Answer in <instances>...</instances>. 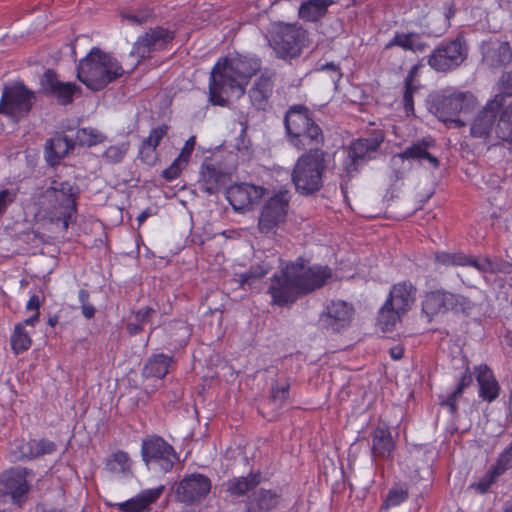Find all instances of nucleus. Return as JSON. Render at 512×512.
<instances>
[{
  "label": "nucleus",
  "instance_id": "1",
  "mask_svg": "<svg viewBox=\"0 0 512 512\" xmlns=\"http://www.w3.org/2000/svg\"><path fill=\"white\" fill-rule=\"evenodd\" d=\"M285 127L294 147L310 149L296 161L291 178L300 194H312L322 187L326 170V153L318 149L323 142L322 131L303 106L290 108L285 116Z\"/></svg>",
  "mask_w": 512,
  "mask_h": 512
},
{
  "label": "nucleus",
  "instance_id": "2",
  "mask_svg": "<svg viewBox=\"0 0 512 512\" xmlns=\"http://www.w3.org/2000/svg\"><path fill=\"white\" fill-rule=\"evenodd\" d=\"M260 69V61L254 56L235 55L219 59L213 66L208 90L209 102L226 106L246 92L250 78Z\"/></svg>",
  "mask_w": 512,
  "mask_h": 512
},
{
  "label": "nucleus",
  "instance_id": "3",
  "mask_svg": "<svg viewBox=\"0 0 512 512\" xmlns=\"http://www.w3.org/2000/svg\"><path fill=\"white\" fill-rule=\"evenodd\" d=\"M331 276V269L327 266H307L303 261L290 263L274 275L269 294L274 304L289 305L299 296L324 285Z\"/></svg>",
  "mask_w": 512,
  "mask_h": 512
},
{
  "label": "nucleus",
  "instance_id": "4",
  "mask_svg": "<svg viewBox=\"0 0 512 512\" xmlns=\"http://www.w3.org/2000/svg\"><path fill=\"white\" fill-rule=\"evenodd\" d=\"M470 135L488 147L501 143L512 145V103L503 106L502 95H495L473 117Z\"/></svg>",
  "mask_w": 512,
  "mask_h": 512
},
{
  "label": "nucleus",
  "instance_id": "5",
  "mask_svg": "<svg viewBox=\"0 0 512 512\" xmlns=\"http://www.w3.org/2000/svg\"><path fill=\"white\" fill-rule=\"evenodd\" d=\"M123 74L119 62L110 54L93 48L83 58L77 68V78L89 89L97 91L104 88Z\"/></svg>",
  "mask_w": 512,
  "mask_h": 512
},
{
  "label": "nucleus",
  "instance_id": "6",
  "mask_svg": "<svg viewBox=\"0 0 512 512\" xmlns=\"http://www.w3.org/2000/svg\"><path fill=\"white\" fill-rule=\"evenodd\" d=\"M39 213L51 222H62L66 230L76 212L75 194L69 182L53 181L38 197Z\"/></svg>",
  "mask_w": 512,
  "mask_h": 512
},
{
  "label": "nucleus",
  "instance_id": "7",
  "mask_svg": "<svg viewBox=\"0 0 512 512\" xmlns=\"http://www.w3.org/2000/svg\"><path fill=\"white\" fill-rule=\"evenodd\" d=\"M477 105L475 96L469 91L447 87L433 96L430 111L442 122L462 127V115L470 113Z\"/></svg>",
  "mask_w": 512,
  "mask_h": 512
},
{
  "label": "nucleus",
  "instance_id": "8",
  "mask_svg": "<svg viewBox=\"0 0 512 512\" xmlns=\"http://www.w3.org/2000/svg\"><path fill=\"white\" fill-rule=\"evenodd\" d=\"M32 471L15 467L0 476V511L11 512L20 508L28 499Z\"/></svg>",
  "mask_w": 512,
  "mask_h": 512
},
{
  "label": "nucleus",
  "instance_id": "9",
  "mask_svg": "<svg viewBox=\"0 0 512 512\" xmlns=\"http://www.w3.org/2000/svg\"><path fill=\"white\" fill-rule=\"evenodd\" d=\"M290 198L288 190L280 189L264 201L258 216L260 233L275 237L283 232L288 218Z\"/></svg>",
  "mask_w": 512,
  "mask_h": 512
},
{
  "label": "nucleus",
  "instance_id": "10",
  "mask_svg": "<svg viewBox=\"0 0 512 512\" xmlns=\"http://www.w3.org/2000/svg\"><path fill=\"white\" fill-rule=\"evenodd\" d=\"M269 44L280 58L296 57L308 45L307 32L297 24L277 23L273 25Z\"/></svg>",
  "mask_w": 512,
  "mask_h": 512
},
{
  "label": "nucleus",
  "instance_id": "11",
  "mask_svg": "<svg viewBox=\"0 0 512 512\" xmlns=\"http://www.w3.org/2000/svg\"><path fill=\"white\" fill-rule=\"evenodd\" d=\"M141 456L150 470L165 473L171 471L178 460L174 448L158 436H151L142 441Z\"/></svg>",
  "mask_w": 512,
  "mask_h": 512
},
{
  "label": "nucleus",
  "instance_id": "12",
  "mask_svg": "<svg viewBox=\"0 0 512 512\" xmlns=\"http://www.w3.org/2000/svg\"><path fill=\"white\" fill-rule=\"evenodd\" d=\"M467 54L465 41L456 38L436 47L428 58V64L437 72H447L460 66Z\"/></svg>",
  "mask_w": 512,
  "mask_h": 512
},
{
  "label": "nucleus",
  "instance_id": "13",
  "mask_svg": "<svg viewBox=\"0 0 512 512\" xmlns=\"http://www.w3.org/2000/svg\"><path fill=\"white\" fill-rule=\"evenodd\" d=\"M34 99V93L22 83L8 85L1 97L0 113L19 119L29 112Z\"/></svg>",
  "mask_w": 512,
  "mask_h": 512
},
{
  "label": "nucleus",
  "instance_id": "14",
  "mask_svg": "<svg viewBox=\"0 0 512 512\" xmlns=\"http://www.w3.org/2000/svg\"><path fill=\"white\" fill-rule=\"evenodd\" d=\"M266 189L251 183H237L226 190V199L233 210L240 213L251 211L264 197Z\"/></svg>",
  "mask_w": 512,
  "mask_h": 512
},
{
  "label": "nucleus",
  "instance_id": "15",
  "mask_svg": "<svg viewBox=\"0 0 512 512\" xmlns=\"http://www.w3.org/2000/svg\"><path fill=\"white\" fill-rule=\"evenodd\" d=\"M353 317V306L345 301L336 300L326 306L320 321L327 330L340 332L350 326Z\"/></svg>",
  "mask_w": 512,
  "mask_h": 512
},
{
  "label": "nucleus",
  "instance_id": "16",
  "mask_svg": "<svg viewBox=\"0 0 512 512\" xmlns=\"http://www.w3.org/2000/svg\"><path fill=\"white\" fill-rule=\"evenodd\" d=\"M172 39L173 34L167 29H152L135 42L131 54L139 58L149 57L152 52L166 48Z\"/></svg>",
  "mask_w": 512,
  "mask_h": 512
},
{
  "label": "nucleus",
  "instance_id": "17",
  "mask_svg": "<svg viewBox=\"0 0 512 512\" xmlns=\"http://www.w3.org/2000/svg\"><path fill=\"white\" fill-rule=\"evenodd\" d=\"M436 260L443 265L468 266L481 274L493 273L499 270L498 264L485 256H467L462 253H439Z\"/></svg>",
  "mask_w": 512,
  "mask_h": 512
},
{
  "label": "nucleus",
  "instance_id": "18",
  "mask_svg": "<svg viewBox=\"0 0 512 512\" xmlns=\"http://www.w3.org/2000/svg\"><path fill=\"white\" fill-rule=\"evenodd\" d=\"M211 489L208 477L202 474H190L186 476L176 489L177 497L186 503H192L206 496Z\"/></svg>",
  "mask_w": 512,
  "mask_h": 512
},
{
  "label": "nucleus",
  "instance_id": "19",
  "mask_svg": "<svg viewBox=\"0 0 512 512\" xmlns=\"http://www.w3.org/2000/svg\"><path fill=\"white\" fill-rule=\"evenodd\" d=\"M55 444L46 439H33L29 441L16 440L11 444L10 455L12 460L32 459L55 451Z\"/></svg>",
  "mask_w": 512,
  "mask_h": 512
},
{
  "label": "nucleus",
  "instance_id": "20",
  "mask_svg": "<svg viewBox=\"0 0 512 512\" xmlns=\"http://www.w3.org/2000/svg\"><path fill=\"white\" fill-rule=\"evenodd\" d=\"M229 180V174L211 161H204L200 167L199 189L211 195L218 192Z\"/></svg>",
  "mask_w": 512,
  "mask_h": 512
},
{
  "label": "nucleus",
  "instance_id": "21",
  "mask_svg": "<svg viewBox=\"0 0 512 512\" xmlns=\"http://www.w3.org/2000/svg\"><path fill=\"white\" fill-rule=\"evenodd\" d=\"M482 60L488 66L500 67L510 63L512 52L508 42L489 39L481 44Z\"/></svg>",
  "mask_w": 512,
  "mask_h": 512
},
{
  "label": "nucleus",
  "instance_id": "22",
  "mask_svg": "<svg viewBox=\"0 0 512 512\" xmlns=\"http://www.w3.org/2000/svg\"><path fill=\"white\" fill-rule=\"evenodd\" d=\"M41 85L45 91L50 92L63 105L71 103L73 96L80 90V87L74 83L59 81L52 70H47L43 74Z\"/></svg>",
  "mask_w": 512,
  "mask_h": 512
},
{
  "label": "nucleus",
  "instance_id": "23",
  "mask_svg": "<svg viewBox=\"0 0 512 512\" xmlns=\"http://www.w3.org/2000/svg\"><path fill=\"white\" fill-rule=\"evenodd\" d=\"M163 490L164 486L146 489L141 491L135 497L124 502L116 503L115 506L121 512H148L151 504L161 496Z\"/></svg>",
  "mask_w": 512,
  "mask_h": 512
},
{
  "label": "nucleus",
  "instance_id": "24",
  "mask_svg": "<svg viewBox=\"0 0 512 512\" xmlns=\"http://www.w3.org/2000/svg\"><path fill=\"white\" fill-rule=\"evenodd\" d=\"M281 501L278 489H258L247 499V512H269L276 508Z\"/></svg>",
  "mask_w": 512,
  "mask_h": 512
},
{
  "label": "nucleus",
  "instance_id": "25",
  "mask_svg": "<svg viewBox=\"0 0 512 512\" xmlns=\"http://www.w3.org/2000/svg\"><path fill=\"white\" fill-rule=\"evenodd\" d=\"M381 141L358 139L354 141L348 152L349 163L346 166V173L351 176L357 170L360 162L370 157V153L376 151Z\"/></svg>",
  "mask_w": 512,
  "mask_h": 512
},
{
  "label": "nucleus",
  "instance_id": "26",
  "mask_svg": "<svg viewBox=\"0 0 512 512\" xmlns=\"http://www.w3.org/2000/svg\"><path fill=\"white\" fill-rule=\"evenodd\" d=\"M415 301V288L410 282H400L395 284L385 302L394 307L397 311L405 314L408 312Z\"/></svg>",
  "mask_w": 512,
  "mask_h": 512
},
{
  "label": "nucleus",
  "instance_id": "27",
  "mask_svg": "<svg viewBox=\"0 0 512 512\" xmlns=\"http://www.w3.org/2000/svg\"><path fill=\"white\" fill-rule=\"evenodd\" d=\"M479 386V397L487 402L494 401L500 391L499 384L487 365L481 364L474 368Z\"/></svg>",
  "mask_w": 512,
  "mask_h": 512
},
{
  "label": "nucleus",
  "instance_id": "28",
  "mask_svg": "<svg viewBox=\"0 0 512 512\" xmlns=\"http://www.w3.org/2000/svg\"><path fill=\"white\" fill-rule=\"evenodd\" d=\"M453 293L436 290L428 292L422 302V310L428 317H433L451 309Z\"/></svg>",
  "mask_w": 512,
  "mask_h": 512
},
{
  "label": "nucleus",
  "instance_id": "29",
  "mask_svg": "<svg viewBox=\"0 0 512 512\" xmlns=\"http://www.w3.org/2000/svg\"><path fill=\"white\" fill-rule=\"evenodd\" d=\"M434 145V142L431 138H424L423 140L413 144L412 146L408 147L404 152L395 155L393 159H401V160H410V159H418L422 160L425 159L429 162V164L433 168H437L439 166L438 159L431 155L427 150L431 146Z\"/></svg>",
  "mask_w": 512,
  "mask_h": 512
},
{
  "label": "nucleus",
  "instance_id": "30",
  "mask_svg": "<svg viewBox=\"0 0 512 512\" xmlns=\"http://www.w3.org/2000/svg\"><path fill=\"white\" fill-rule=\"evenodd\" d=\"M74 148V142L67 136L57 135L46 144V161L50 165H56L61 158L66 156Z\"/></svg>",
  "mask_w": 512,
  "mask_h": 512
},
{
  "label": "nucleus",
  "instance_id": "31",
  "mask_svg": "<svg viewBox=\"0 0 512 512\" xmlns=\"http://www.w3.org/2000/svg\"><path fill=\"white\" fill-rule=\"evenodd\" d=\"M395 448L391 432L387 428L378 427L372 435V453L374 457L387 459Z\"/></svg>",
  "mask_w": 512,
  "mask_h": 512
},
{
  "label": "nucleus",
  "instance_id": "32",
  "mask_svg": "<svg viewBox=\"0 0 512 512\" xmlns=\"http://www.w3.org/2000/svg\"><path fill=\"white\" fill-rule=\"evenodd\" d=\"M400 47L406 51L422 52L426 48L420 34L415 32H396L393 38L385 45L386 49L391 47Z\"/></svg>",
  "mask_w": 512,
  "mask_h": 512
},
{
  "label": "nucleus",
  "instance_id": "33",
  "mask_svg": "<svg viewBox=\"0 0 512 512\" xmlns=\"http://www.w3.org/2000/svg\"><path fill=\"white\" fill-rule=\"evenodd\" d=\"M484 300L485 294L474 287L467 296L453 294V300H449L451 302L450 310L470 314L475 310L476 306L482 304Z\"/></svg>",
  "mask_w": 512,
  "mask_h": 512
},
{
  "label": "nucleus",
  "instance_id": "34",
  "mask_svg": "<svg viewBox=\"0 0 512 512\" xmlns=\"http://www.w3.org/2000/svg\"><path fill=\"white\" fill-rule=\"evenodd\" d=\"M133 461L128 453L118 450L110 455L106 461V469L120 477L127 478L132 476Z\"/></svg>",
  "mask_w": 512,
  "mask_h": 512
},
{
  "label": "nucleus",
  "instance_id": "35",
  "mask_svg": "<svg viewBox=\"0 0 512 512\" xmlns=\"http://www.w3.org/2000/svg\"><path fill=\"white\" fill-rule=\"evenodd\" d=\"M332 3V0H307L299 7V17L307 22L317 21L325 15Z\"/></svg>",
  "mask_w": 512,
  "mask_h": 512
},
{
  "label": "nucleus",
  "instance_id": "36",
  "mask_svg": "<svg viewBox=\"0 0 512 512\" xmlns=\"http://www.w3.org/2000/svg\"><path fill=\"white\" fill-rule=\"evenodd\" d=\"M261 483V475L259 473H251L245 477H235L228 481L227 491L232 496H243L252 491Z\"/></svg>",
  "mask_w": 512,
  "mask_h": 512
},
{
  "label": "nucleus",
  "instance_id": "37",
  "mask_svg": "<svg viewBox=\"0 0 512 512\" xmlns=\"http://www.w3.org/2000/svg\"><path fill=\"white\" fill-rule=\"evenodd\" d=\"M172 358L164 354L153 355L143 369L145 377L162 379L169 371Z\"/></svg>",
  "mask_w": 512,
  "mask_h": 512
},
{
  "label": "nucleus",
  "instance_id": "38",
  "mask_svg": "<svg viewBox=\"0 0 512 512\" xmlns=\"http://www.w3.org/2000/svg\"><path fill=\"white\" fill-rule=\"evenodd\" d=\"M273 84L270 77L260 76L250 90V98L255 105H261L272 94Z\"/></svg>",
  "mask_w": 512,
  "mask_h": 512
},
{
  "label": "nucleus",
  "instance_id": "39",
  "mask_svg": "<svg viewBox=\"0 0 512 512\" xmlns=\"http://www.w3.org/2000/svg\"><path fill=\"white\" fill-rule=\"evenodd\" d=\"M403 315L404 314L402 312L397 311L394 307L385 302L379 311L378 324L382 331H392L401 321V317Z\"/></svg>",
  "mask_w": 512,
  "mask_h": 512
},
{
  "label": "nucleus",
  "instance_id": "40",
  "mask_svg": "<svg viewBox=\"0 0 512 512\" xmlns=\"http://www.w3.org/2000/svg\"><path fill=\"white\" fill-rule=\"evenodd\" d=\"M105 140V135L96 128L84 127L76 132L75 141L81 146H93L102 143Z\"/></svg>",
  "mask_w": 512,
  "mask_h": 512
},
{
  "label": "nucleus",
  "instance_id": "41",
  "mask_svg": "<svg viewBox=\"0 0 512 512\" xmlns=\"http://www.w3.org/2000/svg\"><path fill=\"white\" fill-rule=\"evenodd\" d=\"M29 333L23 328V324H17L11 335V348L14 353L19 354L28 350L31 346Z\"/></svg>",
  "mask_w": 512,
  "mask_h": 512
},
{
  "label": "nucleus",
  "instance_id": "42",
  "mask_svg": "<svg viewBox=\"0 0 512 512\" xmlns=\"http://www.w3.org/2000/svg\"><path fill=\"white\" fill-rule=\"evenodd\" d=\"M417 68L413 67L405 79V92H404V109L407 115L414 113L413 94L418 86L415 82V73Z\"/></svg>",
  "mask_w": 512,
  "mask_h": 512
},
{
  "label": "nucleus",
  "instance_id": "43",
  "mask_svg": "<svg viewBox=\"0 0 512 512\" xmlns=\"http://www.w3.org/2000/svg\"><path fill=\"white\" fill-rule=\"evenodd\" d=\"M130 148L128 141L109 146L103 153L104 159L109 163L121 162Z\"/></svg>",
  "mask_w": 512,
  "mask_h": 512
},
{
  "label": "nucleus",
  "instance_id": "44",
  "mask_svg": "<svg viewBox=\"0 0 512 512\" xmlns=\"http://www.w3.org/2000/svg\"><path fill=\"white\" fill-rule=\"evenodd\" d=\"M501 473L493 466L473 487L480 493H485Z\"/></svg>",
  "mask_w": 512,
  "mask_h": 512
},
{
  "label": "nucleus",
  "instance_id": "45",
  "mask_svg": "<svg viewBox=\"0 0 512 512\" xmlns=\"http://www.w3.org/2000/svg\"><path fill=\"white\" fill-rule=\"evenodd\" d=\"M168 127L165 125L156 127L150 131L149 136L143 142L156 149L161 140L166 136Z\"/></svg>",
  "mask_w": 512,
  "mask_h": 512
},
{
  "label": "nucleus",
  "instance_id": "46",
  "mask_svg": "<svg viewBox=\"0 0 512 512\" xmlns=\"http://www.w3.org/2000/svg\"><path fill=\"white\" fill-rule=\"evenodd\" d=\"M267 273H268L267 268L260 267L256 271H249V272L241 273L239 276V279L237 281L239 282L240 286H244L246 284L251 286L256 279L262 278Z\"/></svg>",
  "mask_w": 512,
  "mask_h": 512
},
{
  "label": "nucleus",
  "instance_id": "47",
  "mask_svg": "<svg viewBox=\"0 0 512 512\" xmlns=\"http://www.w3.org/2000/svg\"><path fill=\"white\" fill-rule=\"evenodd\" d=\"M186 165H187L186 162H184L182 159L177 157L172 162V164L167 169H165L163 171L162 175L168 181L174 180L179 176V174L186 167Z\"/></svg>",
  "mask_w": 512,
  "mask_h": 512
},
{
  "label": "nucleus",
  "instance_id": "48",
  "mask_svg": "<svg viewBox=\"0 0 512 512\" xmlns=\"http://www.w3.org/2000/svg\"><path fill=\"white\" fill-rule=\"evenodd\" d=\"M186 165H187L186 162H184L182 159L177 157L172 162V164L167 169H165L163 171L162 175L168 181L174 180L179 176V174L186 167Z\"/></svg>",
  "mask_w": 512,
  "mask_h": 512
},
{
  "label": "nucleus",
  "instance_id": "49",
  "mask_svg": "<svg viewBox=\"0 0 512 512\" xmlns=\"http://www.w3.org/2000/svg\"><path fill=\"white\" fill-rule=\"evenodd\" d=\"M139 157L142 162L149 166L154 165L158 159L156 149L152 148L145 142H143L140 147Z\"/></svg>",
  "mask_w": 512,
  "mask_h": 512
},
{
  "label": "nucleus",
  "instance_id": "50",
  "mask_svg": "<svg viewBox=\"0 0 512 512\" xmlns=\"http://www.w3.org/2000/svg\"><path fill=\"white\" fill-rule=\"evenodd\" d=\"M512 465V443L501 453L494 467L502 474Z\"/></svg>",
  "mask_w": 512,
  "mask_h": 512
},
{
  "label": "nucleus",
  "instance_id": "51",
  "mask_svg": "<svg viewBox=\"0 0 512 512\" xmlns=\"http://www.w3.org/2000/svg\"><path fill=\"white\" fill-rule=\"evenodd\" d=\"M407 498V493L403 489H392L389 491L385 500L386 507L398 506Z\"/></svg>",
  "mask_w": 512,
  "mask_h": 512
},
{
  "label": "nucleus",
  "instance_id": "52",
  "mask_svg": "<svg viewBox=\"0 0 512 512\" xmlns=\"http://www.w3.org/2000/svg\"><path fill=\"white\" fill-rule=\"evenodd\" d=\"M16 198L14 190L4 189L0 192V214L5 211L7 206Z\"/></svg>",
  "mask_w": 512,
  "mask_h": 512
},
{
  "label": "nucleus",
  "instance_id": "53",
  "mask_svg": "<svg viewBox=\"0 0 512 512\" xmlns=\"http://www.w3.org/2000/svg\"><path fill=\"white\" fill-rule=\"evenodd\" d=\"M195 146V137L191 136L184 144L178 158L182 159L184 162L188 164L190 156L194 150Z\"/></svg>",
  "mask_w": 512,
  "mask_h": 512
},
{
  "label": "nucleus",
  "instance_id": "54",
  "mask_svg": "<svg viewBox=\"0 0 512 512\" xmlns=\"http://www.w3.org/2000/svg\"><path fill=\"white\" fill-rule=\"evenodd\" d=\"M288 396V386L274 387L272 389V400L276 404H281Z\"/></svg>",
  "mask_w": 512,
  "mask_h": 512
},
{
  "label": "nucleus",
  "instance_id": "55",
  "mask_svg": "<svg viewBox=\"0 0 512 512\" xmlns=\"http://www.w3.org/2000/svg\"><path fill=\"white\" fill-rule=\"evenodd\" d=\"M472 383V375L468 369L461 375L457 388L454 391L455 394H462L463 390Z\"/></svg>",
  "mask_w": 512,
  "mask_h": 512
},
{
  "label": "nucleus",
  "instance_id": "56",
  "mask_svg": "<svg viewBox=\"0 0 512 512\" xmlns=\"http://www.w3.org/2000/svg\"><path fill=\"white\" fill-rule=\"evenodd\" d=\"M501 90L506 95H512V71L507 72L500 80Z\"/></svg>",
  "mask_w": 512,
  "mask_h": 512
},
{
  "label": "nucleus",
  "instance_id": "57",
  "mask_svg": "<svg viewBox=\"0 0 512 512\" xmlns=\"http://www.w3.org/2000/svg\"><path fill=\"white\" fill-rule=\"evenodd\" d=\"M155 313V310L150 307H145L136 312V321L139 323H146L150 319L151 315Z\"/></svg>",
  "mask_w": 512,
  "mask_h": 512
},
{
  "label": "nucleus",
  "instance_id": "58",
  "mask_svg": "<svg viewBox=\"0 0 512 512\" xmlns=\"http://www.w3.org/2000/svg\"><path fill=\"white\" fill-rule=\"evenodd\" d=\"M41 306V300L38 295H32L26 303V310L33 311L34 313L39 312Z\"/></svg>",
  "mask_w": 512,
  "mask_h": 512
},
{
  "label": "nucleus",
  "instance_id": "59",
  "mask_svg": "<svg viewBox=\"0 0 512 512\" xmlns=\"http://www.w3.org/2000/svg\"><path fill=\"white\" fill-rule=\"evenodd\" d=\"M148 13H140V14H125L124 17L128 22L142 24L147 20Z\"/></svg>",
  "mask_w": 512,
  "mask_h": 512
},
{
  "label": "nucleus",
  "instance_id": "60",
  "mask_svg": "<svg viewBox=\"0 0 512 512\" xmlns=\"http://www.w3.org/2000/svg\"><path fill=\"white\" fill-rule=\"evenodd\" d=\"M455 14V10H454V7L452 5H447L445 7V12H444V30H446L449 25H450V19L454 16Z\"/></svg>",
  "mask_w": 512,
  "mask_h": 512
},
{
  "label": "nucleus",
  "instance_id": "61",
  "mask_svg": "<svg viewBox=\"0 0 512 512\" xmlns=\"http://www.w3.org/2000/svg\"><path fill=\"white\" fill-rule=\"evenodd\" d=\"M82 314L86 319H91L95 314V308L90 303H84L81 305Z\"/></svg>",
  "mask_w": 512,
  "mask_h": 512
},
{
  "label": "nucleus",
  "instance_id": "62",
  "mask_svg": "<svg viewBox=\"0 0 512 512\" xmlns=\"http://www.w3.org/2000/svg\"><path fill=\"white\" fill-rule=\"evenodd\" d=\"M460 396V394H455V392H453L449 397L448 399L444 402V404L446 406H448L449 410L451 413H454L457 409L456 407V400H457V397Z\"/></svg>",
  "mask_w": 512,
  "mask_h": 512
},
{
  "label": "nucleus",
  "instance_id": "63",
  "mask_svg": "<svg viewBox=\"0 0 512 512\" xmlns=\"http://www.w3.org/2000/svg\"><path fill=\"white\" fill-rule=\"evenodd\" d=\"M404 354V349L402 346L400 345H397V346H394L390 349V356L392 357V359L394 360H399L402 358Z\"/></svg>",
  "mask_w": 512,
  "mask_h": 512
},
{
  "label": "nucleus",
  "instance_id": "64",
  "mask_svg": "<svg viewBox=\"0 0 512 512\" xmlns=\"http://www.w3.org/2000/svg\"><path fill=\"white\" fill-rule=\"evenodd\" d=\"M38 320H39V312H36L32 316H30L26 320H24V322H22L21 324H23L24 329H25V326L34 327L35 324L38 322Z\"/></svg>",
  "mask_w": 512,
  "mask_h": 512
}]
</instances>
